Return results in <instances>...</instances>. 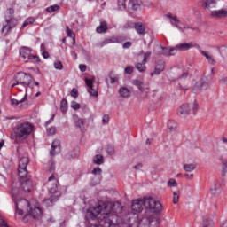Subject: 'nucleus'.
<instances>
[{"label": "nucleus", "instance_id": "1", "mask_svg": "<svg viewBox=\"0 0 227 227\" xmlns=\"http://www.w3.org/2000/svg\"><path fill=\"white\" fill-rule=\"evenodd\" d=\"M105 212L100 215L102 213L101 205L89 208L85 215V219L89 222L87 227H128L127 225L115 224L114 222L116 219V215L114 214H121L123 212L121 203H115L109 210H107V206H105Z\"/></svg>", "mask_w": 227, "mask_h": 227}, {"label": "nucleus", "instance_id": "2", "mask_svg": "<svg viewBox=\"0 0 227 227\" xmlns=\"http://www.w3.org/2000/svg\"><path fill=\"white\" fill-rule=\"evenodd\" d=\"M153 213L162 212V204L153 198H144L133 200L131 208L133 212H143V207Z\"/></svg>", "mask_w": 227, "mask_h": 227}, {"label": "nucleus", "instance_id": "3", "mask_svg": "<svg viewBox=\"0 0 227 227\" xmlns=\"http://www.w3.org/2000/svg\"><path fill=\"white\" fill-rule=\"evenodd\" d=\"M33 132V126L29 122H19L13 129V133L11 135V139H18L20 141H24L27 139V137Z\"/></svg>", "mask_w": 227, "mask_h": 227}, {"label": "nucleus", "instance_id": "4", "mask_svg": "<svg viewBox=\"0 0 227 227\" xmlns=\"http://www.w3.org/2000/svg\"><path fill=\"white\" fill-rule=\"evenodd\" d=\"M215 68H211L209 75H204L195 82L192 89V93H195V95H200V93L202 91L210 90V86H212V80L214 79L215 75Z\"/></svg>", "mask_w": 227, "mask_h": 227}, {"label": "nucleus", "instance_id": "5", "mask_svg": "<svg viewBox=\"0 0 227 227\" xmlns=\"http://www.w3.org/2000/svg\"><path fill=\"white\" fill-rule=\"evenodd\" d=\"M14 79L16 81V83L12 85V88H15V86H19V84H21L22 86H27L28 88H35V83H33V76L29 74H26L24 72H19L14 76Z\"/></svg>", "mask_w": 227, "mask_h": 227}, {"label": "nucleus", "instance_id": "6", "mask_svg": "<svg viewBox=\"0 0 227 227\" xmlns=\"http://www.w3.org/2000/svg\"><path fill=\"white\" fill-rule=\"evenodd\" d=\"M191 109L192 111V114H196L198 113V101H194L192 104H183L180 107H179V114L183 117V118H187V116H189V114H191Z\"/></svg>", "mask_w": 227, "mask_h": 227}, {"label": "nucleus", "instance_id": "7", "mask_svg": "<svg viewBox=\"0 0 227 227\" xmlns=\"http://www.w3.org/2000/svg\"><path fill=\"white\" fill-rule=\"evenodd\" d=\"M20 184L21 189L25 191V192H31L33 189V181H31V176L27 174V176H20Z\"/></svg>", "mask_w": 227, "mask_h": 227}, {"label": "nucleus", "instance_id": "8", "mask_svg": "<svg viewBox=\"0 0 227 227\" xmlns=\"http://www.w3.org/2000/svg\"><path fill=\"white\" fill-rule=\"evenodd\" d=\"M16 212L19 215H24V210L29 208V200L26 199H21L19 200H14Z\"/></svg>", "mask_w": 227, "mask_h": 227}, {"label": "nucleus", "instance_id": "9", "mask_svg": "<svg viewBox=\"0 0 227 227\" xmlns=\"http://www.w3.org/2000/svg\"><path fill=\"white\" fill-rule=\"evenodd\" d=\"M27 164H29V158L22 157L20 160L18 168L19 176H27Z\"/></svg>", "mask_w": 227, "mask_h": 227}, {"label": "nucleus", "instance_id": "10", "mask_svg": "<svg viewBox=\"0 0 227 227\" xmlns=\"http://www.w3.org/2000/svg\"><path fill=\"white\" fill-rule=\"evenodd\" d=\"M132 84L133 86H137V88H138L141 98H148V88H143V86H145L143 81L136 79L132 81Z\"/></svg>", "mask_w": 227, "mask_h": 227}, {"label": "nucleus", "instance_id": "11", "mask_svg": "<svg viewBox=\"0 0 227 227\" xmlns=\"http://www.w3.org/2000/svg\"><path fill=\"white\" fill-rule=\"evenodd\" d=\"M5 22L6 24L4 25L2 27V33H4L6 29H7V33H10V31H12V29H13V27H15L19 24V21H17V20H14L12 18L6 19Z\"/></svg>", "mask_w": 227, "mask_h": 227}, {"label": "nucleus", "instance_id": "12", "mask_svg": "<svg viewBox=\"0 0 227 227\" xmlns=\"http://www.w3.org/2000/svg\"><path fill=\"white\" fill-rule=\"evenodd\" d=\"M165 67L166 64L163 62V60L156 61L154 66V71L151 73V77H153V75H160V74L164 72Z\"/></svg>", "mask_w": 227, "mask_h": 227}, {"label": "nucleus", "instance_id": "13", "mask_svg": "<svg viewBox=\"0 0 227 227\" xmlns=\"http://www.w3.org/2000/svg\"><path fill=\"white\" fill-rule=\"evenodd\" d=\"M48 184H50V185H52V187L49 188L50 192H51L52 194H54L55 192H58V185H59V181L56 179V176L51 175L48 178Z\"/></svg>", "mask_w": 227, "mask_h": 227}, {"label": "nucleus", "instance_id": "14", "mask_svg": "<svg viewBox=\"0 0 227 227\" xmlns=\"http://www.w3.org/2000/svg\"><path fill=\"white\" fill-rule=\"evenodd\" d=\"M200 4L204 10H208L209 12H212V10L215 8L217 2L215 0H202L200 1Z\"/></svg>", "mask_w": 227, "mask_h": 227}, {"label": "nucleus", "instance_id": "15", "mask_svg": "<svg viewBox=\"0 0 227 227\" xmlns=\"http://www.w3.org/2000/svg\"><path fill=\"white\" fill-rule=\"evenodd\" d=\"M61 152V142L59 140H54L51 144V150L50 151V155L51 157H54L55 155H58Z\"/></svg>", "mask_w": 227, "mask_h": 227}, {"label": "nucleus", "instance_id": "16", "mask_svg": "<svg viewBox=\"0 0 227 227\" xmlns=\"http://www.w3.org/2000/svg\"><path fill=\"white\" fill-rule=\"evenodd\" d=\"M192 47H195L192 43H183L174 46L172 51H175V52H176V51H189V49H192Z\"/></svg>", "mask_w": 227, "mask_h": 227}, {"label": "nucleus", "instance_id": "17", "mask_svg": "<svg viewBox=\"0 0 227 227\" xmlns=\"http://www.w3.org/2000/svg\"><path fill=\"white\" fill-rule=\"evenodd\" d=\"M20 56L23 59H27L29 60L31 58V48L27 47V46H23L20 49Z\"/></svg>", "mask_w": 227, "mask_h": 227}, {"label": "nucleus", "instance_id": "18", "mask_svg": "<svg viewBox=\"0 0 227 227\" xmlns=\"http://www.w3.org/2000/svg\"><path fill=\"white\" fill-rule=\"evenodd\" d=\"M128 8L129 10H139L141 8L142 2L141 0H127Z\"/></svg>", "mask_w": 227, "mask_h": 227}, {"label": "nucleus", "instance_id": "19", "mask_svg": "<svg viewBox=\"0 0 227 227\" xmlns=\"http://www.w3.org/2000/svg\"><path fill=\"white\" fill-rule=\"evenodd\" d=\"M210 15L211 17H213V19H223L226 17L227 12H226V9L215 10V11H211Z\"/></svg>", "mask_w": 227, "mask_h": 227}, {"label": "nucleus", "instance_id": "20", "mask_svg": "<svg viewBox=\"0 0 227 227\" xmlns=\"http://www.w3.org/2000/svg\"><path fill=\"white\" fill-rule=\"evenodd\" d=\"M160 49L161 51L159 53L160 56H175L176 54L175 50H173L174 47L168 48L160 46Z\"/></svg>", "mask_w": 227, "mask_h": 227}, {"label": "nucleus", "instance_id": "21", "mask_svg": "<svg viewBox=\"0 0 227 227\" xmlns=\"http://www.w3.org/2000/svg\"><path fill=\"white\" fill-rule=\"evenodd\" d=\"M146 221L149 227H160V219L158 216H150Z\"/></svg>", "mask_w": 227, "mask_h": 227}, {"label": "nucleus", "instance_id": "22", "mask_svg": "<svg viewBox=\"0 0 227 227\" xmlns=\"http://www.w3.org/2000/svg\"><path fill=\"white\" fill-rule=\"evenodd\" d=\"M28 212H29V214H31V215L34 219H40V217H42V209L38 207L30 208Z\"/></svg>", "mask_w": 227, "mask_h": 227}, {"label": "nucleus", "instance_id": "23", "mask_svg": "<svg viewBox=\"0 0 227 227\" xmlns=\"http://www.w3.org/2000/svg\"><path fill=\"white\" fill-rule=\"evenodd\" d=\"M134 29L137 31L138 35H146V27L141 22L135 23Z\"/></svg>", "mask_w": 227, "mask_h": 227}, {"label": "nucleus", "instance_id": "24", "mask_svg": "<svg viewBox=\"0 0 227 227\" xmlns=\"http://www.w3.org/2000/svg\"><path fill=\"white\" fill-rule=\"evenodd\" d=\"M210 192L211 194H213V196H216V194H219V192H221V183L216 181L211 187Z\"/></svg>", "mask_w": 227, "mask_h": 227}, {"label": "nucleus", "instance_id": "25", "mask_svg": "<svg viewBox=\"0 0 227 227\" xmlns=\"http://www.w3.org/2000/svg\"><path fill=\"white\" fill-rule=\"evenodd\" d=\"M200 53L202 54V56L206 57L209 65H215V63H216L215 59H214V57H212V55H210V53H208V51H200Z\"/></svg>", "mask_w": 227, "mask_h": 227}, {"label": "nucleus", "instance_id": "26", "mask_svg": "<svg viewBox=\"0 0 227 227\" xmlns=\"http://www.w3.org/2000/svg\"><path fill=\"white\" fill-rule=\"evenodd\" d=\"M96 32L98 34L107 33V22L101 21L100 26L97 27Z\"/></svg>", "mask_w": 227, "mask_h": 227}, {"label": "nucleus", "instance_id": "27", "mask_svg": "<svg viewBox=\"0 0 227 227\" xmlns=\"http://www.w3.org/2000/svg\"><path fill=\"white\" fill-rule=\"evenodd\" d=\"M119 94L122 98H129L130 97V90L127 87H121L119 90Z\"/></svg>", "mask_w": 227, "mask_h": 227}, {"label": "nucleus", "instance_id": "28", "mask_svg": "<svg viewBox=\"0 0 227 227\" xmlns=\"http://www.w3.org/2000/svg\"><path fill=\"white\" fill-rule=\"evenodd\" d=\"M168 19H171L170 20V24H172V26H174L175 27H180L178 26V24H180V21L178 20V17L176 16H173V14L168 13L167 15Z\"/></svg>", "mask_w": 227, "mask_h": 227}, {"label": "nucleus", "instance_id": "29", "mask_svg": "<svg viewBox=\"0 0 227 227\" xmlns=\"http://www.w3.org/2000/svg\"><path fill=\"white\" fill-rule=\"evenodd\" d=\"M146 63H145L143 60L142 62H136L135 63V68L138 70L140 73L146 72Z\"/></svg>", "mask_w": 227, "mask_h": 227}, {"label": "nucleus", "instance_id": "30", "mask_svg": "<svg viewBox=\"0 0 227 227\" xmlns=\"http://www.w3.org/2000/svg\"><path fill=\"white\" fill-rule=\"evenodd\" d=\"M26 100H27V93H26L25 96L23 97V98H21V99H15V98L11 99V105L18 106L19 104H24V102H26Z\"/></svg>", "mask_w": 227, "mask_h": 227}, {"label": "nucleus", "instance_id": "31", "mask_svg": "<svg viewBox=\"0 0 227 227\" xmlns=\"http://www.w3.org/2000/svg\"><path fill=\"white\" fill-rule=\"evenodd\" d=\"M183 168L184 169V171H186V173H191L194 171V169H196V164L194 163L184 164Z\"/></svg>", "mask_w": 227, "mask_h": 227}, {"label": "nucleus", "instance_id": "32", "mask_svg": "<svg viewBox=\"0 0 227 227\" xmlns=\"http://www.w3.org/2000/svg\"><path fill=\"white\" fill-rule=\"evenodd\" d=\"M93 162H94V164H97L98 166H100L101 164L104 163V156H102L100 154H97L94 157Z\"/></svg>", "mask_w": 227, "mask_h": 227}, {"label": "nucleus", "instance_id": "33", "mask_svg": "<svg viewBox=\"0 0 227 227\" xmlns=\"http://www.w3.org/2000/svg\"><path fill=\"white\" fill-rule=\"evenodd\" d=\"M60 109L62 111V113H65L66 111H67L68 109V101H67V99H62L60 102Z\"/></svg>", "mask_w": 227, "mask_h": 227}, {"label": "nucleus", "instance_id": "34", "mask_svg": "<svg viewBox=\"0 0 227 227\" xmlns=\"http://www.w3.org/2000/svg\"><path fill=\"white\" fill-rule=\"evenodd\" d=\"M168 128L170 130V132H175V130H176V122L175 121H168Z\"/></svg>", "mask_w": 227, "mask_h": 227}, {"label": "nucleus", "instance_id": "35", "mask_svg": "<svg viewBox=\"0 0 227 227\" xmlns=\"http://www.w3.org/2000/svg\"><path fill=\"white\" fill-rule=\"evenodd\" d=\"M75 125L76 127H78L79 129H81L82 132H85V129H84V119H78L76 121H75Z\"/></svg>", "mask_w": 227, "mask_h": 227}, {"label": "nucleus", "instance_id": "36", "mask_svg": "<svg viewBox=\"0 0 227 227\" xmlns=\"http://www.w3.org/2000/svg\"><path fill=\"white\" fill-rule=\"evenodd\" d=\"M119 10H125L127 8V0H117Z\"/></svg>", "mask_w": 227, "mask_h": 227}, {"label": "nucleus", "instance_id": "37", "mask_svg": "<svg viewBox=\"0 0 227 227\" xmlns=\"http://www.w3.org/2000/svg\"><path fill=\"white\" fill-rule=\"evenodd\" d=\"M88 93H90L91 97H98V89H95V86L93 85L92 89H88Z\"/></svg>", "mask_w": 227, "mask_h": 227}, {"label": "nucleus", "instance_id": "38", "mask_svg": "<svg viewBox=\"0 0 227 227\" xmlns=\"http://www.w3.org/2000/svg\"><path fill=\"white\" fill-rule=\"evenodd\" d=\"M179 200H180V192L179 191L173 192V203H174V205H176L178 203Z\"/></svg>", "mask_w": 227, "mask_h": 227}, {"label": "nucleus", "instance_id": "39", "mask_svg": "<svg viewBox=\"0 0 227 227\" xmlns=\"http://www.w3.org/2000/svg\"><path fill=\"white\" fill-rule=\"evenodd\" d=\"M200 227H212V222L204 216Z\"/></svg>", "mask_w": 227, "mask_h": 227}, {"label": "nucleus", "instance_id": "40", "mask_svg": "<svg viewBox=\"0 0 227 227\" xmlns=\"http://www.w3.org/2000/svg\"><path fill=\"white\" fill-rule=\"evenodd\" d=\"M217 49L220 52V54L223 57L227 56V47L223 45V46H217Z\"/></svg>", "mask_w": 227, "mask_h": 227}, {"label": "nucleus", "instance_id": "41", "mask_svg": "<svg viewBox=\"0 0 227 227\" xmlns=\"http://www.w3.org/2000/svg\"><path fill=\"white\" fill-rule=\"evenodd\" d=\"M17 196H19V188L12 187V198L13 201H17Z\"/></svg>", "mask_w": 227, "mask_h": 227}, {"label": "nucleus", "instance_id": "42", "mask_svg": "<svg viewBox=\"0 0 227 227\" xmlns=\"http://www.w3.org/2000/svg\"><path fill=\"white\" fill-rule=\"evenodd\" d=\"M58 10H59V5H58V4L51 5L48 8H46V12H48V13H52L53 12H58Z\"/></svg>", "mask_w": 227, "mask_h": 227}, {"label": "nucleus", "instance_id": "43", "mask_svg": "<svg viewBox=\"0 0 227 227\" xmlns=\"http://www.w3.org/2000/svg\"><path fill=\"white\" fill-rule=\"evenodd\" d=\"M53 67L56 70H63V63L59 60L55 61Z\"/></svg>", "mask_w": 227, "mask_h": 227}, {"label": "nucleus", "instance_id": "44", "mask_svg": "<svg viewBox=\"0 0 227 227\" xmlns=\"http://www.w3.org/2000/svg\"><path fill=\"white\" fill-rule=\"evenodd\" d=\"M168 187H178V183H176V180L171 178L168 182Z\"/></svg>", "mask_w": 227, "mask_h": 227}, {"label": "nucleus", "instance_id": "45", "mask_svg": "<svg viewBox=\"0 0 227 227\" xmlns=\"http://www.w3.org/2000/svg\"><path fill=\"white\" fill-rule=\"evenodd\" d=\"M125 74H128V75H132V74L134 73V67L132 66H128L126 67V68L124 69Z\"/></svg>", "mask_w": 227, "mask_h": 227}, {"label": "nucleus", "instance_id": "46", "mask_svg": "<svg viewBox=\"0 0 227 227\" xmlns=\"http://www.w3.org/2000/svg\"><path fill=\"white\" fill-rule=\"evenodd\" d=\"M28 61H32V63H40V58L38 56L30 55Z\"/></svg>", "mask_w": 227, "mask_h": 227}, {"label": "nucleus", "instance_id": "47", "mask_svg": "<svg viewBox=\"0 0 227 227\" xmlns=\"http://www.w3.org/2000/svg\"><path fill=\"white\" fill-rule=\"evenodd\" d=\"M71 107L73 109H74V111H77V109H81V104H79V103H77L75 101H72Z\"/></svg>", "mask_w": 227, "mask_h": 227}, {"label": "nucleus", "instance_id": "48", "mask_svg": "<svg viewBox=\"0 0 227 227\" xmlns=\"http://www.w3.org/2000/svg\"><path fill=\"white\" fill-rule=\"evenodd\" d=\"M85 82L90 90H93V81L91 79L85 78Z\"/></svg>", "mask_w": 227, "mask_h": 227}, {"label": "nucleus", "instance_id": "49", "mask_svg": "<svg viewBox=\"0 0 227 227\" xmlns=\"http://www.w3.org/2000/svg\"><path fill=\"white\" fill-rule=\"evenodd\" d=\"M150 56H152V52H150V51L145 52V53L144 54V59H143L142 61H143L144 63H148V59H149Z\"/></svg>", "mask_w": 227, "mask_h": 227}, {"label": "nucleus", "instance_id": "50", "mask_svg": "<svg viewBox=\"0 0 227 227\" xmlns=\"http://www.w3.org/2000/svg\"><path fill=\"white\" fill-rule=\"evenodd\" d=\"M108 155H114V147L113 145H108L106 148Z\"/></svg>", "mask_w": 227, "mask_h": 227}, {"label": "nucleus", "instance_id": "51", "mask_svg": "<svg viewBox=\"0 0 227 227\" xmlns=\"http://www.w3.org/2000/svg\"><path fill=\"white\" fill-rule=\"evenodd\" d=\"M71 97H73L74 98H77V97H79V91L77 90V89L74 88L71 90Z\"/></svg>", "mask_w": 227, "mask_h": 227}, {"label": "nucleus", "instance_id": "52", "mask_svg": "<svg viewBox=\"0 0 227 227\" xmlns=\"http://www.w3.org/2000/svg\"><path fill=\"white\" fill-rule=\"evenodd\" d=\"M219 84L222 86H227V77H222L218 80Z\"/></svg>", "mask_w": 227, "mask_h": 227}, {"label": "nucleus", "instance_id": "53", "mask_svg": "<svg viewBox=\"0 0 227 227\" xmlns=\"http://www.w3.org/2000/svg\"><path fill=\"white\" fill-rule=\"evenodd\" d=\"M101 174H102L101 168L97 167L92 170V175H101Z\"/></svg>", "mask_w": 227, "mask_h": 227}, {"label": "nucleus", "instance_id": "54", "mask_svg": "<svg viewBox=\"0 0 227 227\" xmlns=\"http://www.w3.org/2000/svg\"><path fill=\"white\" fill-rule=\"evenodd\" d=\"M103 125H106V123H109V115L105 114L102 119Z\"/></svg>", "mask_w": 227, "mask_h": 227}, {"label": "nucleus", "instance_id": "55", "mask_svg": "<svg viewBox=\"0 0 227 227\" xmlns=\"http://www.w3.org/2000/svg\"><path fill=\"white\" fill-rule=\"evenodd\" d=\"M47 130H48V134L50 136H54V134H56V128L55 127H51V128L48 129Z\"/></svg>", "mask_w": 227, "mask_h": 227}, {"label": "nucleus", "instance_id": "56", "mask_svg": "<svg viewBox=\"0 0 227 227\" xmlns=\"http://www.w3.org/2000/svg\"><path fill=\"white\" fill-rule=\"evenodd\" d=\"M113 43L112 39H105L101 43H100V47H104V45H107V43Z\"/></svg>", "mask_w": 227, "mask_h": 227}, {"label": "nucleus", "instance_id": "57", "mask_svg": "<svg viewBox=\"0 0 227 227\" xmlns=\"http://www.w3.org/2000/svg\"><path fill=\"white\" fill-rule=\"evenodd\" d=\"M122 47H123V49H130V47H132V42H126V43H124Z\"/></svg>", "mask_w": 227, "mask_h": 227}, {"label": "nucleus", "instance_id": "58", "mask_svg": "<svg viewBox=\"0 0 227 227\" xmlns=\"http://www.w3.org/2000/svg\"><path fill=\"white\" fill-rule=\"evenodd\" d=\"M220 160L224 168L227 169V159H224L223 157L220 158Z\"/></svg>", "mask_w": 227, "mask_h": 227}, {"label": "nucleus", "instance_id": "59", "mask_svg": "<svg viewBox=\"0 0 227 227\" xmlns=\"http://www.w3.org/2000/svg\"><path fill=\"white\" fill-rule=\"evenodd\" d=\"M187 77H189V72H184L180 75L179 79H187Z\"/></svg>", "mask_w": 227, "mask_h": 227}, {"label": "nucleus", "instance_id": "60", "mask_svg": "<svg viewBox=\"0 0 227 227\" xmlns=\"http://www.w3.org/2000/svg\"><path fill=\"white\" fill-rule=\"evenodd\" d=\"M86 68H87L86 65L84 64L79 65V69L81 70V72H86Z\"/></svg>", "mask_w": 227, "mask_h": 227}, {"label": "nucleus", "instance_id": "61", "mask_svg": "<svg viewBox=\"0 0 227 227\" xmlns=\"http://www.w3.org/2000/svg\"><path fill=\"white\" fill-rule=\"evenodd\" d=\"M42 56L44 59H49V52L42 51Z\"/></svg>", "mask_w": 227, "mask_h": 227}, {"label": "nucleus", "instance_id": "62", "mask_svg": "<svg viewBox=\"0 0 227 227\" xmlns=\"http://www.w3.org/2000/svg\"><path fill=\"white\" fill-rule=\"evenodd\" d=\"M0 227H10V226L8 225V223H6V221L3 220L0 224Z\"/></svg>", "mask_w": 227, "mask_h": 227}, {"label": "nucleus", "instance_id": "63", "mask_svg": "<svg viewBox=\"0 0 227 227\" xmlns=\"http://www.w3.org/2000/svg\"><path fill=\"white\" fill-rule=\"evenodd\" d=\"M67 36H70V38H72V31L70 30V27H67Z\"/></svg>", "mask_w": 227, "mask_h": 227}, {"label": "nucleus", "instance_id": "64", "mask_svg": "<svg viewBox=\"0 0 227 227\" xmlns=\"http://www.w3.org/2000/svg\"><path fill=\"white\" fill-rule=\"evenodd\" d=\"M220 227H227V220L223 221L221 224Z\"/></svg>", "mask_w": 227, "mask_h": 227}]
</instances>
